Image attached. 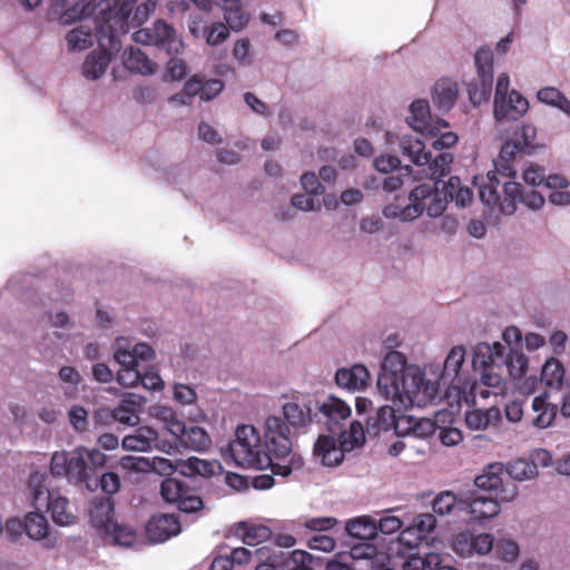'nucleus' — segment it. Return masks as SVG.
Returning a JSON list of instances; mask_svg holds the SVG:
<instances>
[{"label":"nucleus","instance_id":"1","mask_svg":"<svg viewBox=\"0 0 570 570\" xmlns=\"http://www.w3.org/2000/svg\"><path fill=\"white\" fill-rule=\"evenodd\" d=\"M403 156L420 167L419 174L429 178V183L416 186L409 195L410 204L401 207L397 204L385 206L383 213L386 217L400 218L402 222H411L426 210L430 217H439L443 214L449 203L445 189L439 191L436 184L440 178L448 175L453 163L451 153H441L432 156L425 150V144L419 138L404 136L400 141Z\"/></svg>","mask_w":570,"mask_h":570},{"label":"nucleus","instance_id":"2","mask_svg":"<svg viewBox=\"0 0 570 570\" xmlns=\"http://www.w3.org/2000/svg\"><path fill=\"white\" fill-rule=\"evenodd\" d=\"M377 389L386 400L414 402L426 390V382L417 368L406 366V358L401 352L391 351L383 360Z\"/></svg>","mask_w":570,"mask_h":570},{"label":"nucleus","instance_id":"3","mask_svg":"<svg viewBox=\"0 0 570 570\" xmlns=\"http://www.w3.org/2000/svg\"><path fill=\"white\" fill-rule=\"evenodd\" d=\"M157 0H115V12L109 14L105 22L96 23V38L98 42L111 50H120V35H126L130 24L141 26L155 11Z\"/></svg>","mask_w":570,"mask_h":570},{"label":"nucleus","instance_id":"4","mask_svg":"<svg viewBox=\"0 0 570 570\" xmlns=\"http://www.w3.org/2000/svg\"><path fill=\"white\" fill-rule=\"evenodd\" d=\"M479 197L485 206L491 209L498 208L504 215H512L518 203H523L532 209H539L544 204V197L540 193L530 190L523 194L520 183L500 180L495 174H490L479 186Z\"/></svg>","mask_w":570,"mask_h":570},{"label":"nucleus","instance_id":"5","mask_svg":"<svg viewBox=\"0 0 570 570\" xmlns=\"http://www.w3.org/2000/svg\"><path fill=\"white\" fill-rule=\"evenodd\" d=\"M107 456L99 450L78 448L71 453L55 452L50 462L53 476H63L73 483H86L91 489V475L97 468L106 464Z\"/></svg>","mask_w":570,"mask_h":570},{"label":"nucleus","instance_id":"6","mask_svg":"<svg viewBox=\"0 0 570 570\" xmlns=\"http://www.w3.org/2000/svg\"><path fill=\"white\" fill-rule=\"evenodd\" d=\"M235 436L228 449L237 465L256 470H266L271 465V453L266 452L261 435L253 425H239Z\"/></svg>","mask_w":570,"mask_h":570},{"label":"nucleus","instance_id":"7","mask_svg":"<svg viewBox=\"0 0 570 570\" xmlns=\"http://www.w3.org/2000/svg\"><path fill=\"white\" fill-rule=\"evenodd\" d=\"M46 474L33 472L29 476L28 488L30 490L31 503L40 510L46 507L51 513L52 521L58 525H70L77 520L70 510L69 500L65 497L53 498L46 485Z\"/></svg>","mask_w":570,"mask_h":570},{"label":"nucleus","instance_id":"8","mask_svg":"<svg viewBox=\"0 0 570 570\" xmlns=\"http://www.w3.org/2000/svg\"><path fill=\"white\" fill-rule=\"evenodd\" d=\"M264 446L266 452L271 453V456L274 455L278 460H285L292 453L291 429L283 417L271 415L266 419Z\"/></svg>","mask_w":570,"mask_h":570},{"label":"nucleus","instance_id":"9","mask_svg":"<svg viewBox=\"0 0 570 570\" xmlns=\"http://www.w3.org/2000/svg\"><path fill=\"white\" fill-rule=\"evenodd\" d=\"M351 413V407L333 395L325 397L323 401L315 400V422L324 424L333 434L341 431Z\"/></svg>","mask_w":570,"mask_h":570},{"label":"nucleus","instance_id":"10","mask_svg":"<svg viewBox=\"0 0 570 570\" xmlns=\"http://www.w3.org/2000/svg\"><path fill=\"white\" fill-rule=\"evenodd\" d=\"M132 39L144 46L166 48L169 55L178 53L183 47V42L176 39L175 29L163 20H157L151 28H144L134 32Z\"/></svg>","mask_w":570,"mask_h":570},{"label":"nucleus","instance_id":"11","mask_svg":"<svg viewBox=\"0 0 570 570\" xmlns=\"http://www.w3.org/2000/svg\"><path fill=\"white\" fill-rule=\"evenodd\" d=\"M160 494L168 503H174L186 513H191L203 508V500L195 491L175 478H167L160 484Z\"/></svg>","mask_w":570,"mask_h":570},{"label":"nucleus","instance_id":"12","mask_svg":"<svg viewBox=\"0 0 570 570\" xmlns=\"http://www.w3.org/2000/svg\"><path fill=\"white\" fill-rule=\"evenodd\" d=\"M315 400L307 399L299 401L298 397L283 405V420L294 432H305L315 421Z\"/></svg>","mask_w":570,"mask_h":570},{"label":"nucleus","instance_id":"13","mask_svg":"<svg viewBox=\"0 0 570 570\" xmlns=\"http://www.w3.org/2000/svg\"><path fill=\"white\" fill-rule=\"evenodd\" d=\"M198 9L210 11L219 7L224 19L234 31L243 30L249 21V16L243 10L240 0H190Z\"/></svg>","mask_w":570,"mask_h":570},{"label":"nucleus","instance_id":"14","mask_svg":"<svg viewBox=\"0 0 570 570\" xmlns=\"http://www.w3.org/2000/svg\"><path fill=\"white\" fill-rule=\"evenodd\" d=\"M464 357V347L460 345L454 346L448 354L441 373L443 382H449L451 386L459 390H464L470 384L468 376L462 372Z\"/></svg>","mask_w":570,"mask_h":570},{"label":"nucleus","instance_id":"15","mask_svg":"<svg viewBox=\"0 0 570 570\" xmlns=\"http://www.w3.org/2000/svg\"><path fill=\"white\" fill-rule=\"evenodd\" d=\"M557 413V405L550 403L544 393L532 399L531 409L525 413V423L537 429H547L554 422Z\"/></svg>","mask_w":570,"mask_h":570},{"label":"nucleus","instance_id":"16","mask_svg":"<svg viewBox=\"0 0 570 570\" xmlns=\"http://www.w3.org/2000/svg\"><path fill=\"white\" fill-rule=\"evenodd\" d=\"M529 109L528 100L518 91L512 90L503 98L494 100V117L498 121H514Z\"/></svg>","mask_w":570,"mask_h":570},{"label":"nucleus","instance_id":"17","mask_svg":"<svg viewBox=\"0 0 570 570\" xmlns=\"http://www.w3.org/2000/svg\"><path fill=\"white\" fill-rule=\"evenodd\" d=\"M345 452L338 440L333 435H320L313 449V454L324 466L335 468L343 463Z\"/></svg>","mask_w":570,"mask_h":570},{"label":"nucleus","instance_id":"18","mask_svg":"<svg viewBox=\"0 0 570 570\" xmlns=\"http://www.w3.org/2000/svg\"><path fill=\"white\" fill-rule=\"evenodd\" d=\"M181 530L178 518L173 514L153 515L146 525V534L153 542H165Z\"/></svg>","mask_w":570,"mask_h":570},{"label":"nucleus","instance_id":"19","mask_svg":"<svg viewBox=\"0 0 570 570\" xmlns=\"http://www.w3.org/2000/svg\"><path fill=\"white\" fill-rule=\"evenodd\" d=\"M521 155L525 154L514 139L505 141L500 149L498 160L494 163L495 170L489 171L487 177L490 174H495L497 178L500 180H510L515 178L517 169L512 163Z\"/></svg>","mask_w":570,"mask_h":570},{"label":"nucleus","instance_id":"20","mask_svg":"<svg viewBox=\"0 0 570 570\" xmlns=\"http://www.w3.org/2000/svg\"><path fill=\"white\" fill-rule=\"evenodd\" d=\"M255 553L259 560L266 559L275 570H289L294 563L304 562V560L309 559V553L303 550L285 552L263 547L256 549Z\"/></svg>","mask_w":570,"mask_h":570},{"label":"nucleus","instance_id":"21","mask_svg":"<svg viewBox=\"0 0 570 570\" xmlns=\"http://www.w3.org/2000/svg\"><path fill=\"white\" fill-rule=\"evenodd\" d=\"M121 445L127 451L148 452L161 449L158 432L150 426H139L122 439Z\"/></svg>","mask_w":570,"mask_h":570},{"label":"nucleus","instance_id":"22","mask_svg":"<svg viewBox=\"0 0 570 570\" xmlns=\"http://www.w3.org/2000/svg\"><path fill=\"white\" fill-rule=\"evenodd\" d=\"M115 505L108 497L94 498L88 508L90 523L94 528L99 530L102 534L108 530L114 522Z\"/></svg>","mask_w":570,"mask_h":570},{"label":"nucleus","instance_id":"23","mask_svg":"<svg viewBox=\"0 0 570 570\" xmlns=\"http://www.w3.org/2000/svg\"><path fill=\"white\" fill-rule=\"evenodd\" d=\"M145 399L135 393H126L118 406L112 411V421L126 425H135L139 421L138 411L144 404Z\"/></svg>","mask_w":570,"mask_h":570},{"label":"nucleus","instance_id":"24","mask_svg":"<svg viewBox=\"0 0 570 570\" xmlns=\"http://www.w3.org/2000/svg\"><path fill=\"white\" fill-rule=\"evenodd\" d=\"M504 351L505 347L499 342H494L492 345L479 343L473 354V367L476 370L490 366H503Z\"/></svg>","mask_w":570,"mask_h":570},{"label":"nucleus","instance_id":"25","mask_svg":"<svg viewBox=\"0 0 570 570\" xmlns=\"http://www.w3.org/2000/svg\"><path fill=\"white\" fill-rule=\"evenodd\" d=\"M458 96V83L450 78H441L433 87L432 101L439 110L448 111L455 105Z\"/></svg>","mask_w":570,"mask_h":570},{"label":"nucleus","instance_id":"26","mask_svg":"<svg viewBox=\"0 0 570 570\" xmlns=\"http://www.w3.org/2000/svg\"><path fill=\"white\" fill-rule=\"evenodd\" d=\"M338 386L351 391H360L367 386L370 373L364 365L356 364L351 368H340L335 374Z\"/></svg>","mask_w":570,"mask_h":570},{"label":"nucleus","instance_id":"27","mask_svg":"<svg viewBox=\"0 0 570 570\" xmlns=\"http://www.w3.org/2000/svg\"><path fill=\"white\" fill-rule=\"evenodd\" d=\"M102 51L89 53L82 65V73L87 79L96 80L100 78L110 62V56L118 50H111L108 46L102 47Z\"/></svg>","mask_w":570,"mask_h":570},{"label":"nucleus","instance_id":"28","mask_svg":"<svg viewBox=\"0 0 570 570\" xmlns=\"http://www.w3.org/2000/svg\"><path fill=\"white\" fill-rule=\"evenodd\" d=\"M122 61L126 69L142 76L155 73L157 65L138 48L129 47L124 51Z\"/></svg>","mask_w":570,"mask_h":570},{"label":"nucleus","instance_id":"29","mask_svg":"<svg viewBox=\"0 0 570 570\" xmlns=\"http://www.w3.org/2000/svg\"><path fill=\"white\" fill-rule=\"evenodd\" d=\"M411 115L406 118L409 125L416 131L428 132L433 135V128L431 125V112L428 100H415L410 106Z\"/></svg>","mask_w":570,"mask_h":570},{"label":"nucleus","instance_id":"30","mask_svg":"<svg viewBox=\"0 0 570 570\" xmlns=\"http://www.w3.org/2000/svg\"><path fill=\"white\" fill-rule=\"evenodd\" d=\"M179 473L185 476H194L200 475L204 478L212 476L216 474L218 470L222 469V465L218 462H209L206 460H202L195 456L187 459L186 461H180L178 463Z\"/></svg>","mask_w":570,"mask_h":570},{"label":"nucleus","instance_id":"31","mask_svg":"<svg viewBox=\"0 0 570 570\" xmlns=\"http://www.w3.org/2000/svg\"><path fill=\"white\" fill-rule=\"evenodd\" d=\"M471 518L476 521L491 519L500 512V503L493 497L480 495L468 504Z\"/></svg>","mask_w":570,"mask_h":570},{"label":"nucleus","instance_id":"32","mask_svg":"<svg viewBox=\"0 0 570 570\" xmlns=\"http://www.w3.org/2000/svg\"><path fill=\"white\" fill-rule=\"evenodd\" d=\"M504 466L502 463L489 464L474 480L475 485L485 491H495L502 485Z\"/></svg>","mask_w":570,"mask_h":570},{"label":"nucleus","instance_id":"33","mask_svg":"<svg viewBox=\"0 0 570 570\" xmlns=\"http://www.w3.org/2000/svg\"><path fill=\"white\" fill-rule=\"evenodd\" d=\"M493 86V78L479 77L468 83L469 99L473 106H479L489 100Z\"/></svg>","mask_w":570,"mask_h":570},{"label":"nucleus","instance_id":"34","mask_svg":"<svg viewBox=\"0 0 570 570\" xmlns=\"http://www.w3.org/2000/svg\"><path fill=\"white\" fill-rule=\"evenodd\" d=\"M395 426V411L390 405L381 406L374 416L367 420V431H373L375 434L382 431H390Z\"/></svg>","mask_w":570,"mask_h":570},{"label":"nucleus","instance_id":"35","mask_svg":"<svg viewBox=\"0 0 570 570\" xmlns=\"http://www.w3.org/2000/svg\"><path fill=\"white\" fill-rule=\"evenodd\" d=\"M347 533L362 541H370L375 538L377 533L376 523L368 518L362 517L351 520L346 523Z\"/></svg>","mask_w":570,"mask_h":570},{"label":"nucleus","instance_id":"36","mask_svg":"<svg viewBox=\"0 0 570 570\" xmlns=\"http://www.w3.org/2000/svg\"><path fill=\"white\" fill-rule=\"evenodd\" d=\"M181 443L195 451H202L209 446L210 439L203 428L193 425L188 429L181 428Z\"/></svg>","mask_w":570,"mask_h":570},{"label":"nucleus","instance_id":"37","mask_svg":"<svg viewBox=\"0 0 570 570\" xmlns=\"http://www.w3.org/2000/svg\"><path fill=\"white\" fill-rule=\"evenodd\" d=\"M444 189L449 199L455 202L460 207H465L471 204L473 199V191L466 186L461 185V180L456 176L450 177L448 183L444 185Z\"/></svg>","mask_w":570,"mask_h":570},{"label":"nucleus","instance_id":"38","mask_svg":"<svg viewBox=\"0 0 570 570\" xmlns=\"http://www.w3.org/2000/svg\"><path fill=\"white\" fill-rule=\"evenodd\" d=\"M49 531L46 517L39 512H29L24 517V532L32 540L45 539Z\"/></svg>","mask_w":570,"mask_h":570},{"label":"nucleus","instance_id":"39","mask_svg":"<svg viewBox=\"0 0 570 570\" xmlns=\"http://www.w3.org/2000/svg\"><path fill=\"white\" fill-rule=\"evenodd\" d=\"M66 40L70 50L82 51L94 43V33L91 28H86L81 24L70 30L66 36Z\"/></svg>","mask_w":570,"mask_h":570},{"label":"nucleus","instance_id":"40","mask_svg":"<svg viewBox=\"0 0 570 570\" xmlns=\"http://www.w3.org/2000/svg\"><path fill=\"white\" fill-rule=\"evenodd\" d=\"M336 434H340L338 440L341 441L343 449L348 451L361 446L365 441L364 428L357 421H353L350 424L348 430H341L340 432H336Z\"/></svg>","mask_w":570,"mask_h":570},{"label":"nucleus","instance_id":"41","mask_svg":"<svg viewBox=\"0 0 570 570\" xmlns=\"http://www.w3.org/2000/svg\"><path fill=\"white\" fill-rule=\"evenodd\" d=\"M537 98L539 101L557 107L570 116V100L559 89L554 87L542 88L538 91Z\"/></svg>","mask_w":570,"mask_h":570},{"label":"nucleus","instance_id":"42","mask_svg":"<svg viewBox=\"0 0 570 570\" xmlns=\"http://www.w3.org/2000/svg\"><path fill=\"white\" fill-rule=\"evenodd\" d=\"M564 376V368L557 358L548 360L541 370V381L550 387L560 386Z\"/></svg>","mask_w":570,"mask_h":570},{"label":"nucleus","instance_id":"43","mask_svg":"<svg viewBox=\"0 0 570 570\" xmlns=\"http://www.w3.org/2000/svg\"><path fill=\"white\" fill-rule=\"evenodd\" d=\"M507 472L513 480H529L538 474L537 465L528 460L518 459L508 465Z\"/></svg>","mask_w":570,"mask_h":570},{"label":"nucleus","instance_id":"44","mask_svg":"<svg viewBox=\"0 0 570 570\" xmlns=\"http://www.w3.org/2000/svg\"><path fill=\"white\" fill-rule=\"evenodd\" d=\"M441 562L439 553H426L424 557L412 554L403 563V570H433Z\"/></svg>","mask_w":570,"mask_h":570},{"label":"nucleus","instance_id":"45","mask_svg":"<svg viewBox=\"0 0 570 570\" xmlns=\"http://www.w3.org/2000/svg\"><path fill=\"white\" fill-rule=\"evenodd\" d=\"M503 366L507 367L511 377L518 379L525 373L528 358L523 353L510 348L509 353L507 355L504 354Z\"/></svg>","mask_w":570,"mask_h":570},{"label":"nucleus","instance_id":"46","mask_svg":"<svg viewBox=\"0 0 570 570\" xmlns=\"http://www.w3.org/2000/svg\"><path fill=\"white\" fill-rule=\"evenodd\" d=\"M95 4L90 1L81 0L71 8L67 9L60 17V21L63 24L72 23L77 20L90 17L95 14Z\"/></svg>","mask_w":570,"mask_h":570},{"label":"nucleus","instance_id":"47","mask_svg":"<svg viewBox=\"0 0 570 570\" xmlns=\"http://www.w3.org/2000/svg\"><path fill=\"white\" fill-rule=\"evenodd\" d=\"M203 75H194L191 76L184 85L183 92L177 94L171 97V100L177 101L179 104H189L187 100H190L195 96L199 95L202 97L203 89Z\"/></svg>","mask_w":570,"mask_h":570},{"label":"nucleus","instance_id":"48","mask_svg":"<svg viewBox=\"0 0 570 570\" xmlns=\"http://www.w3.org/2000/svg\"><path fill=\"white\" fill-rule=\"evenodd\" d=\"M106 535H110L115 543L120 546H131L136 540V532L132 528L119 524L114 521L108 530L104 532Z\"/></svg>","mask_w":570,"mask_h":570},{"label":"nucleus","instance_id":"49","mask_svg":"<svg viewBox=\"0 0 570 570\" xmlns=\"http://www.w3.org/2000/svg\"><path fill=\"white\" fill-rule=\"evenodd\" d=\"M239 530H243L242 540L246 546H256L257 543L265 541L271 534L269 529L265 525L247 527L246 524H240L238 531Z\"/></svg>","mask_w":570,"mask_h":570},{"label":"nucleus","instance_id":"50","mask_svg":"<svg viewBox=\"0 0 570 570\" xmlns=\"http://www.w3.org/2000/svg\"><path fill=\"white\" fill-rule=\"evenodd\" d=\"M479 77L493 78V53L490 48H480L474 55Z\"/></svg>","mask_w":570,"mask_h":570},{"label":"nucleus","instance_id":"51","mask_svg":"<svg viewBox=\"0 0 570 570\" xmlns=\"http://www.w3.org/2000/svg\"><path fill=\"white\" fill-rule=\"evenodd\" d=\"M535 128L531 125H522L521 128L515 131L514 140L519 144L524 154L530 155L535 149Z\"/></svg>","mask_w":570,"mask_h":570},{"label":"nucleus","instance_id":"52","mask_svg":"<svg viewBox=\"0 0 570 570\" xmlns=\"http://www.w3.org/2000/svg\"><path fill=\"white\" fill-rule=\"evenodd\" d=\"M458 505L456 497L451 491L441 492L433 501L432 509L439 515L450 513Z\"/></svg>","mask_w":570,"mask_h":570},{"label":"nucleus","instance_id":"53","mask_svg":"<svg viewBox=\"0 0 570 570\" xmlns=\"http://www.w3.org/2000/svg\"><path fill=\"white\" fill-rule=\"evenodd\" d=\"M233 30L229 24L226 22H214L207 30L206 42L207 45L215 47L224 41H226L229 37V31Z\"/></svg>","mask_w":570,"mask_h":570},{"label":"nucleus","instance_id":"54","mask_svg":"<svg viewBox=\"0 0 570 570\" xmlns=\"http://www.w3.org/2000/svg\"><path fill=\"white\" fill-rule=\"evenodd\" d=\"M492 410L483 412L481 410L469 411L465 415L466 425L472 430L487 429L491 422Z\"/></svg>","mask_w":570,"mask_h":570},{"label":"nucleus","instance_id":"55","mask_svg":"<svg viewBox=\"0 0 570 570\" xmlns=\"http://www.w3.org/2000/svg\"><path fill=\"white\" fill-rule=\"evenodd\" d=\"M503 366H490L482 368L480 385L502 390L503 380L501 373L498 371Z\"/></svg>","mask_w":570,"mask_h":570},{"label":"nucleus","instance_id":"56","mask_svg":"<svg viewBox=\"0 0 570 570\" xmlns=\"http://www.w3.org/2000/svg\"><path fill=\"white\" fill-rule=\"evenodd\" d=\"M139 383L148 390H160L164 385L158 372L148 365H141Z\"/></svg>","mask_w":570,"mask_h":570},{"label":"nucleus","instance_id":"57","mask_svg":"<svg viewBox=\"0 0 570 570\" xmlns=\"http://www.w3.org/2000/svg\"><path fill=\"white\" fill-rule=\"evenodd\" d=\"M380 556L377 548L370 543L368 541H362L357 544H354L351 549V557L354 560H374Z\"/></svg>","mask_w":570,"mask_h":570},{"label":"nucleus","instance_id":"58","mask_svg":"<svg viewBox=\"0 0 570 570\" xmlns=\"http://www.w3.org/2000/svg\"><path fill=\"white\" fill-rule=\"evenodd\" d=\"M141 366L120 367L117 372V381L120 385L130 387L139 383Z\"/></svg>","mask_w":570,"mask_h":570},{"label":"nucleus","instance_id":"59","mask_svg":"<svg viewBox=\"0 0 570 570\" xmlns=\"http://www.w3.org/2000/svg\"><path fill=\"white\" fill-rule=\"evenodd\" d=\"M453 549L461 557L474 556L472 548V532L465 531L456 534L453 541Z\"/></svg>","mask_w":570,"mask_h":570},{"label":"nucleus","instance_id":"60","mask_svg":"<svg viewBox=\"0 0 570 570\" xmlns=\"http://www.w3.org/2000/svg\"><path fill=\"white\" fill-rule=\"evenodd\" d=\"M274 455H272V460H274ZM303 465V461L299 456H292L288 464L275 463L271 462V465L267 469H271L274 475L288 476L294 470L301 469Z\"/></svg>","mask_w":570,"mask_h":570},{"label":"nucleus","instance_id":"61","mask_svg":"<svg viewBox=\"0 0 570 570\" xmlns=\"http://www.w3.org/2000/svg\"><path fill=\"white\" fill-rule=\"evenodd\" d=\"M70 424L78 432H83L88 428V413L80 405H73L68 412Z\"/></svg>","mask_w":570,"mask_h":570},{"label":"nucleus","instance_id":"62","mask_svg":"<svg viewBox=\"0 0 570 570\" xmlns=\"http://www.w3.org/2000/svg\"><path fill=\"white\" fill-rule=\"evenodd\" d=\"M472 548L474 554L483 556L489 553L493 548V537L489 533H472Z\"/></svg>","mask_w":570,"mask_h":570},{"label":"nucleus","instance_id":"63","mask_svg":"<svg viewBox=\"0 0 570 570\" xmlns=\"http://www.w3.org/2000/svg\"><path fill=\"white\" fill-rule=\"evenodd\" d=\"M224 82L219 79H205L203 80V89L200 99L209 101L216 98L224 89Z\"/></svg>","mask_w":570,"mask_h":570},{"label":"nucleus","instance_id":"64","mask_svg":"<svg viewBox=\"0 0 570 570\" xmlns=\"http://www.w3.org/2000/svg\"><path fill=\"white\" fill-rule=\"evenodd\" d=\"M292 206L297 208V209H301V210H304V212H308V210H318L321 208V204L318 200H315V198L313 196L309 195H304V194H296L292 197Z\"/></svg>","mask_w":570,"mask_h":570}]
</instances>
